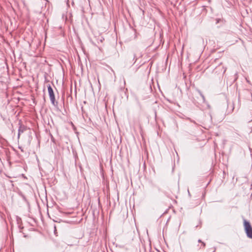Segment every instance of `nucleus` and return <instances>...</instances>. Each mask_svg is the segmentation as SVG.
Instances as JSON below:
<instances>
[{"instance_id": "1", "label": "nucleus", "mask_w": 252, "mask_h": 252, "mask_svg": "<svg viewBox=\"0 0 252 252\" xmlns=\"http://www.w3.org/2000/svg\"><path fill=\"white\" fill-rule=\"evenodd\" d=\"M244 226L247 236L252 238V227L250 222L245 219H244Z\"/></svg>"}, {"instance_id": "6", "label": "nucleus", "mask_w": 252, "mask_h": 252, "mask_svg": "<svg viewBox=\"0 0 252 252\" xmlns=\"http://www.w3.org/2000/svg\"><path fill=\"white\" fill-rule=\"evenodd\" d=\"M198 242L199 243H202V242H202L200 239H199V240H198Z\"/></svg>"}, {"instance_id": "5", "label": "nucleus", "mask_w": 252, "mask_h": 252, "mask_svg": "<svg viewBox=\"0 0 252 252\" xmlns=\"http://www.w3.org/2000/svg\"><path fill=\"white\" fill-rule=\"evenodd\" d=\"M205 243H204L203 242H202V245H201V247H202V248H204L205 247Z\"/></svg>"}, {"instance_id": "4", "label": "nucleus", "mask_w": 252, "mask_h": 252, "mask_svg": "<svg viewBox=\"0 0 252 252\" xmlns=\"http://www.w3.org/2000/svg\"><path fill=\"white\" fill-rule=\"evenodd\" d=\"M198 92L199 94H200V96H201V97L202 98L203 101H204L205 100V96H204V95L202 94V93L200 91H198Z\"/></svg>"}, {"instance_id": "7", "label": "nucleus", "mask_w": 252, "mask_h": 252, "mask_svg": "<svg viewBox=\"0 0 252 252\" xmlns=\"http://www.w3.org/2000/svg\"><path fill=\"white\" fill-rule=\"evenodd\" d=\"M135 59V62L136 61V60H137V58H136V56L134 55V59Z\"/></svg>"}, {"instance_id": "9", "label": "nucleus", "mask_w": 252, "mask_h": 252, "mask_svg": "<svg viewBox=\"0 0 252 252\" xmlns=\"http://www.w3.org/2000/svg\"><path fill=\"white\" fill-rule=\"evenodd\" d=\"M54 228H55V231H56V226H54Z\"/></svg>"}, {"instance_id": "8", "label": "nucleus", "mask_w": 252, "mask_h": 252, "mask_svg": "<svg viewBox=\"0 0 252 252\" xmlns=\"http://www.w3.org/2000/svg\"><path fill=\"white\" fill-rule=\"evenodd\" d=\"M225 71H226V68L224 69V70H223V73L225 72Z\"/></svg>"}, {"instance_id": "3", "label": "nucleus", "mask_w": 252, "mask_h": 252, "mask_svg": "<svg viewBox=\"0 0 252 252\" xmlns=\"http://www.w3.org/2000/svg\"><path fill=\"white\" fill-rule=\"evenodd\" d=\"M26 127L25 126L23 125H20L18 129V137H19L20 134L24 132L26 130Z\"/></svg>"}, {"instance_id": "2", "label": "nucleus", "mask_w": 252, "mask_h": 252, "mask_svg": "<svg viewBox=\"0 0 252 252\" xmlns=\"http://www.w3.org/2000/svg\"><path fill=\"white\" fill-rule=\"evenodd\" d=\"M47 88L51 103L54 106L57 105L58 103L56 102L55 94L53 89L50 84L47 86Z\"/></svg>"}]
</instances>
